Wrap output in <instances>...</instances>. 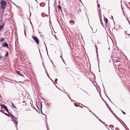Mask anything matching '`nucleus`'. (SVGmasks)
<instances>
[{
	"mask_svg": "<svg viewBox=\"0 0 130 130\" xmlns=\"http://www.w3.org/2000/svg\"><path fill=\"white\" fill-rule=\"evenodd\" d=\"M91 28L92 29V30H93V29L91 27ZM97 30V29H96L95 30H92V32L93 33H95L96 31Z\"/></svg>",
	"mask_w": 130,
	"mask_h": 130,
	"instance_id": "9b49d317",
	"label": "nucleus"
},
{
	"mask_svg": "<svg viewBox=\"0 0 130 130\" xmlns=\"http://www.w3.org/2000/svg\"><path fill=\"white\" fill-rule=\"evenodd\" d=\"M97 5H98V7H100V5H99V4H98Z\"/></svg>",
	"mask_w": 130,
	"mask_h": 130,
	"instance_id": "4be33fe9",
	"label": "nucleus"
},
{
	"mask_svg": "<svg viewBox=\"0 0 130 130\" xmlns=\"http://www.w3.org/2000/svg\"><path fill=\"white\" fill-rule=\"evenodd\" d=\"M96 117L98 119V117L97 116H96Z\"/></svg>",
	"mask_w": 130,
	"mask_h": 130,
	"instance_id": "e433bc0d",
	"label": "nucleus"
},
{
	"mask_svg": "<svg viewBox=\"0 0 130 130\" xmlns=\"http://www.w3.org/2000/svg\"><path fill=\"white\" fill-rule=\"evenodd\" d=\"M126 18H127V17H126Z\"/></svg>",
	"mask_w": 130,
	"mask_h": 130,
	"instance_id": "c03bdc74",
	"label": "nucleus"
},
{
	"mask_svg": "<svg viewBox=\"0 0 130 130\" xmlns=\"http://www.w3.org/2000/svg\"><path fill=\"white\" fill-rule=\"evenodd\" d=\"M3 113L6 116H7L9 117H10V116L9 115H8V114H7V113H6L5 112H3Z\"/></svg>",
	"mask_w": 130,
	"mask_h": 130,
	"instance_id": "f8f14e48",
	"label": "nucleus"
},
{
	"mask_svg": "<svg viewBox=\"0 0 130 130\" xmlns=\"http://www.w3.org/2000/svg\"><path fill=\"white\" fill-rule=\"evenodd\" d=\"M2 58V56H0V59H1Z\"/></svg>",
	"mask_w": 130,
	"mask_h": 130,
	"instance_id": "f704fd0d",
	"label": "nucleus"
},
{
	"mask_svg": "<svg viewBox=\"0 0 130 130\" xmlns=\"http://www.w3.org/2000/svg\"><path fill=\"white\" fill-rule=\"evenodd\" d=\"M104 20L105 22V23H107V22L108 21L107 19L106 18H105L104 19Z\"/></svg>",
	"mask_w": 130,
	"mask_h": 130,
	"instance_id": "423d86ee",
	"label": "nucleus"
},
{
	"mask_svg": "<svg viewBox=\"0 0 130 130\" xmlns=\"http://www.w3.org/2000/svg\"><path fill=\"white\" fill-rule=\"evenodd\" d=\"M58 8L59 9H60L61 10V7L60 6H58Z\"/></svg>",
	"mask_w": 130,
	"mask_h": 130,
	"instance_id": "4468645a",
	"label": "nucleus"
},
{
	"mask_svg": "<svg viewBox=\"0 0 130 130\" xmlns=\"http://www.w3.org/2000/svg\"><path fill=\"white\" fill-rule=\"evenodd\" d=\"M57 80H58V79H57V78H56L55 79V82H56V81H57Z\"/></svg>",
	"mask_w": 130,
	"mask_h": 130,
	"instance_id": "5701e85b",
	"label": "nucleus"
},
{
	"mask_svg": "<svg viewBox=\"0 0 130 130\" xmlns=\"http://www.w3.org/2000/svg\"><path fill=\"white\" fill-rule=\"evenodd\" d=\"M2 46L4 47H8V44L5 42L4 43H3L2 45Z\"/></svg>",
	"mask_w": 130,
	"mask_h": 130,
	"instance_id": "7ed1b4c3",
	"label": "nucleus"
},
{
	"mask_svg": "<svg viewBox=\"0 0 130 130\" xmlns=\"http://www.w3.org/2000/svg\"><path fill=\"white\" fill-rule=\"evenodd\" d=\"M25 102H25H23V103H24V102Z\"/></svg>",
	"mask_w": 130,
	"mask_h": 130,
	"instance_id": "37998d69",
	"label": "nucleus"
},
{
	"mask_svg": "<svg viewBox=\"0 0 130 130\" xmlns=\"http://www.w3.org/2000/svg\"><path fill=\"white\" fill-rule=\"evenodd\" d=\"M125 33H127V31H125Z\"/></svg>",
	"mask_w": 130,
	"mask_h": 130,
	"instance_id": "58836bf2",
	"label": "nucleus"
},
{
	"mask_svg": "<svg viewBox=\"0 0 130 130\" xmlns=\"http://www.w3.org/2000/svg\"><path fill=\"white\" fill-rule=\"evenodd\" d=\"M3 27L4 26L2 25H1L0 26V31L2 30Z\"/></svg>",
	"mask_w": 130,
	"mask_h": 130,
	"instance_id": "1a4fd4ad",
	"label": "nucleus"
},
{
	"mask_svg": "<svg viewBox=\"0 0 130 130\" xmlns=\"http://www.w3.org/2000/svg\"><path fill=\"white\" fill-rule=\"evenodd\" d=\"M84 106L85 107H87V108H88V107H86V106H85L84 105Z\"/></svg>",
	"mask_w": 130,
	"mask_h": 130,
	"instance_id": "c9c22d12",
	"label": "nucleus"
},
{
	"mask_svg": "<svg viewBox=\"0 0 130 130\" xmlns=\"http://www.w3.org/2000/svg\"><path fill=\"white\" fill-rule=\"evenodd\" d=\"M89 111L90 112H91H91H92L91 111V110H89Z\"/></svg>",
	"mask_w": 130,
	"mask_h": 130,
	"instance_id": "4c0bfd02",
	"label": "nucleus"
},
{
	"mask_svg": "<svg viewBox=\"0 0 130 130\" xmlns=\"http://www.w3.org/2000/svg\"><path fill=\"white\" fill-rule=\"evenodd\" d=\"M35 1H36V2H37V1L36 0H35Z\"/></svg>",
	"mask_w": 130,
	"mask_h": 130,
	"instance_id": "a18cd8bd",
	"label": "nucleus"
},
{
	"mask_svg": "<svg viewBox=\"0 0 130 130\" xmlns=\"http://www.w3.org/2000/svg\"><path fill=\"white\" fill-rule=\"evenodd\" d=\"M97 3H98V1H97Z\"/></svg>",
	"mask_w": 130,
	"mask_h": 130,
	"instance_id": "de8ad7c7",
	"label": "nucleus"
},
{
	"mask_svg": "<svg viewBox=\"0 0 130 130\" xmlns=\"http://www.w3.org/2000/svg\"><path fill=\"white\" fill-rule=\"evenodd\" d=\"M11 119H12V121H13L14 123H15L16 127L17 128L18 123V121H16L17 120V118L15 117H14L13 118H11Z\"/></svg>",
	"mask_w": 130,
	"mask_h": 130,
	"instance_id": "f257e3e1",
	"label": "nucleus"
},
{
	"mask_svg": "<svg viewBox=\"0 0 130 130\" xmlns=\"http://www.w3.org/2000/svg\"><path fill=\"white\" fill-rule=\"evenodd\" d=\"M121 111H122V112L125 115V114H126V113H125V112H124L123 110H121Z\"/></svg>",
	"mask_w": 130,
	"mask_h": 130,
	"instance_id": "6ab92c4d",
	"label": "nucleus"
},
{
	"mask_svg": "<svg viewBox=\"0 0 130 130\" xmlns=\"http://www.w3.org/2000/svg\"><path fill=\"white\" fill-rule=\"evenodd\" d=\"M46 51H47V48H46Z\"/></svg>",
	"mask_w": 130,
	"mask_h": 130,
	"instance_id": "ea45409f",
	"label": "nucleus"
},
{
	"mask_svg": "<svg viewBox=\"0 0 130 130\" xmlns=\"http://www.w3.org/2000/svg\"><path fill=\"white\" fill-rule=\"evenodd\" d=\"M127 35H130V34H127Z\"/></svg>",
	"mask_w": 130,
	"mask_h": 130,
	"instance_id": "a19ab883",
	"label": "nucleus"
},
{
	"mask_svg": "<svg viewBox=\"0 0 130 130\" xmlns=\"http://www.w3.org/2000/svg\"><path fill=\"white\" fill-rule=\"evenodd\" d=\"M71 101L72 102H75V101L74 100H72V99H71Z\"/></svg>",
	"mask_w": 130,
	"mask_h": 130,
	"instance_id": "c85d7f7f",
	"label": "nucleus"
},
{
	"mask_svg": "<svg viewBox=\"0 0 130 130\" xmlns=\"http://www.w3.org/2000/svg\"><path fill=\"white\" fill-rule=\"evenodd\" d=\"M83 91L85 92L87 94H88V95H89V94H88V93H87L86 91H85L83 90Z\"/></svg>",
	"mask_w": 130,
	"mask_h": 130,
	"instance_id": "2f4dec72",
	"label": "nucleus"
},
{
	"mask_svg": "<svg viewBox=\"0 0 130 130\" xmlns=\"http://www.w3.org/2000/svg\"><path fill=\"white\" fill-rule=\"evenodd\" d=\"M5 40V39L4 38H2L0 40V42H3V41H4Z\"/></svg>",
	"mask_w": 130,
	"mask_h": 130,
	"instance_id": "9d476101",
	"label": "nucleus"
},
{
	"mask_svg": "<svg viewBox=\"0 0 130 130\" xmlns=\"http://www.w3.org/2000/svg\"><path fill=\"white\" fill-rule=\"evenodd\" d=\"M42 107V106H41V112L42 113V114H43V113H42V111H41Z\"/></svg>",
	"mask_w": 130,
	"mask_h": 130,
	"instance_id": "bb28decb",
	"label": "nucleus"
},
{
	"mask_svg": "<svg viewBox=\"0 0 130 130\" xmlns=\"http://www.w3.org/2000/svg\"><path fill=\"white\" fill-rule=\"evenodd\" d=\"M64 92V93H66V94H67V96H68V97L70 99H71V98H69V95H68V94H67V93H66L65 92Z\"/></svg>",
	"mask_w": 130,
	"mask_h": 130,
	"instance_id": "412c9836",
	"label": "nucleus"
},
{
	"mask_svg": "<svg viewBox=\"0 0 130 130\" xmlns=\"http://www.w3.org/2000/svg\"><path fill=\"white\" fill-rule=\"evenodd\" d=\"M9 114L11 116H12V117H11V118H13V117H14V116H13L12 115V114H11L10 113H9Z\"/></svg>",
	"mask_w": 130,
	"mask_h": 130,
	"instance_id": "f3484780",
	"label": "nucleus"
},
{
	"mask_svg": "<svg viewBox=\"0 0 130 130\" xmlns=\"http://www.w3.org/2000/svg\"><path fill=\"white\" fill-rule=\"evenodd\" d=\"M5 109V110L6 111H7V112H8V113H9H9H10L9 112V111L8 110V108H7L6 109Z\"/></svg>",
	"mask_w": 130,
	"mask_h": 130,
	"instance_id": "ddd939ff",
	"label": "nucleus"
},
{
	"mask_svg": "<svg viewBox=\"0 0 130 130\" xmlns=\"http://www.w3.org/2000/svg\"><path fill=\"white\" fill-rule=\"evenodd\" d=\"M11 103H12V107H13V108H16V107L14 105L13 103L12 102Z\"/></svg>",
	"mask_w": 130,
	"mask_h": 130,
	"instance_id": "6e6552de",
	"label": "nucleus"
},
{
	"mask_svg": "<svg viewBox=\"0 0 130 130\" xmlns=\"http://www.w3.org/2000/svg\"><path fill=\"white\" fill-rule=\"evenodd\" d=\"M8 55V52H7L5 55V56H7Z\"/></svg>",
	"mask_w": 130,
	"mask_h": 130,
	"instance_id": "a211bd4d",
	"label": "nucleus"
},
{
	"mask_svg": "<svg viewBox=\"0 0 130 130\" xmlns=\"http://www.w3.org/2000/svg\"><path fill=\"white\" fill-rule=\"evenodd\" d=\"M100 121V122H102V123H104V122H103L102 121H101H101Z\"/></svg>",
	"mask_w": 130,
	"mask_h": 130,
	"instance_id": "7c9ffc66",
	"label": "nucleus"
},
{
	"mask_svg": "<svg viewBox=\"0 0 130 130\" xmlns=\"http://www.w3.org/2000/svg\"><path fill=\"white\" fill-rule=\"evenodd\" d=\"M96 117V116L94 114V115Z\"/></svg>",
	"mask_w": 130,
	"mask_h": 130,
	"instance_id": "79ce46f5",
	"label": "nucleus"
},
{
	"mask_svg": "<svg viewBox=\"0 0 130 130\" xmlns=\"http://www.w3.org/2000/svg\"><path fill=\"white\" fill-rule=\"evenodd\" d=\"M98 119L99 120V121H101L100 119L98 118Z\"/></svg>",
	"mask_w": 130,
	"mask_h": 130,
	"instance_id": "473e14b6",
	"label": "nucleus"
},
{
	"mask_svg": "<svg viewBox=\"0 0 130 130\" xmlns=\"http://www.w3.org/2000/svg\"><path fill=\"white\" fill-rule=\"evenodd\" d=\"M129 24L130 25V23L129 22Z\"/></svg>",
	"mask_w": 130,
	"mask_h": 130,
	"instance_id": "49530a36",
	"label": "nucleus"
},
{
	"mask_svg": "<svg viewBox=\"0 0 130 130\" xmlns=\"http://www.w3.org/2000/svg\"><path fill=\"white\" fill-rule=\"evenodd\" d=\"M6 3L4 0H2L1 2V5L3 6H5L6 5Z\"/></svg>",
	"mask_w": 130,
	"mask_h": 130,
	"instance_id": "20e7f679",
	"label": "nucleus"
},
{
	"mask_svg": "<svg viewBox=\"0 0 130 130\" xmlns=\"http://www.w3.org/2000/svg\"><path fill=\"white\" fill-rule=\"evenodd\" d=\"M42 4V3H41V4H40V6H41L42 7V6H42V5H41V4Z\"/></svg>",
	"mask_w": 130,
	"mask_h": 130,
	"instance_id": "c756f323",
	"label": "nucleus"
},
{
	"mask_svg": "<svg viewBox=\"0 0 130 130\" xmlns=\"http://www.w3.org/2000/svg\"><path fill=\"white\" fill-rule=\"evenodd\" d=\"M0 111L2 112V113H3V112L2 110L0 109Z\"/></svg>",
	"mask_w": 130,
	"mask_h": 130,
	"instance_id": "393cba45",
	"label": "nucleus"
},
{
	"mask_svg": "<svg viewBox=\"0 0 130 130\" xmlns=\"http://www.w3.org/2000/svg\"><path fill=\"white\" fill-rule=\"evenodd\" d=\"M32 38L34 39V41L36 42L38 44L39 43V41L36 37L32 36Z\"/></svg>",
	"mask_w": 130,
	"mask_h": 130,
	"instance_id": "f03ea898",
	"label": "nucleus"
},
{
	"mask_svg": "<svg viewBox=\"0 0 130 130\" xmlns=\"http://www.w3.org/2000/svg\"><path fill=\"white\" fill-rule=\"evenodd\" d=\"M4 6H3L1 5V8L2 9H4L5 8V7Z\"/></svg>",
	"mask_w": 130,
	"mask_h": 130,
	"instance_id": "dca6fc26",
	"label": "nucleus"
},
{
	"mask_svg": "<svg viewBox=\"0 0 130 130\" xmlns=\"http://www.w3.org/2000/svg\"><path fill=\"white\" fill-rule=\"evenodd\" d=\"M70 22H72L74 23V22L72 20L70 21Z\"/></svg>",
	"mask_w": 130,
	"mask_h": 130,
	"instance_id": "b1692460",
	"label": "nucleus"
},
{
	"mask_svg": "<svg viewBox=\"0 0 130 130\" xmlns=\"http://www.w3.org/2000/svg\"><path fill=\"white\" fill-rule=\"evenodd\" d=\"M80 107L81 108H83V107L82 106H80Z\"/></svg>",
	"mask_w": 130,
	"mask_h": 130,
	"instance_id": "72a5a7b5",
	"label": "nucleus"
},
{
	"mask_svg": "<svg viewBox=\"0 0 130 130\" xmlns=\"http://www.w3.org/2000/svg\"><path fill=\"white\" fill-rule=\"evenodd\" d=\"M17 74L19 75H20L21 76H24V77L20 73V71H17Z\"/></svg>",
	"mask_w": 130,
	"mask_h": 130,
	"instance_id": "0eeeda50",
	"label": "nucleus"
},
{
	"mask_svg": "<svg viewBox=\"0 0 130 130\" xmlns=\"http://www.w3.org/2000/svg\"><path fill=\"white\" fill-rule=\"evenodd\" d=\"M91 113L93 115H94V113L93 112H91Z\"/></svg>",
	"mask_w": 130,
	"mask_h": 130,
	"instance_id": "cd10ccee",
	"label": "nucleus"
},
{
	"mask_svg": "<svg viewBox=\"0 0 130 130\" xmlns=\"http://www.w3.org/2000/svg\"><path fill=\"white\" fill-rule=\"evenodd\" d=\"M1 106L5 109H6L7 108V106L4 104L2 105Z\"/></svg>",
	"mask_w": 130,
	"mask_h": 130,
	"instance_id": "39448f33",
	"label": "nucleus"
},
{
	"mask_svg": "<svg viewBox=\"0 0 130 130\" xmlns=\"http://www.w3.org/2000/svg\"><path fill=\"white\" fill-rule=\"evenodd\" d=\"M106 96H107V98H108V99H109V100L110 101H111L110 99H109V97H108V96H107V95H106Z\"/></svg>",
	"mask_w": 130,
	"mask_h": 130,
	"instance_id": "a878e982",
	"label": "nucleus"
},
{
	"mask_svg": "<svg viewBox=\"0 0 130 130\" xmlns=\"http://www.w3.org/2000/svg\"><path fill=\"white\" fill-rule=\"evenodd\" d=\"M74 105L75 106H76V107H77V106H78V105H76L75 103H74Z\"/></svg>",
	"mask_w": 130,
	"mask_h": 130,
	"instance_id": "aec40b11",
	"label": "nucleus"
},
{
	"mask_svg": "<svg viewBox=\"0 0 130 130\" xmlns=\"http://www.w3.org/2000/svg\"><path fill=\"white\" fill-rule=\"evenodd\" d=\"M45 72H46V74H47V76H48V77L49 78H50V79L52 81V79L51 78H50V77H49L48 75V74H47V72H46V71Z\"/></svg>",
	"mask_w": 130,
	"mask_h": 130,
	"instance_id": "2eb2a0df",
	"label": "nucleus"
}]
</instances>
